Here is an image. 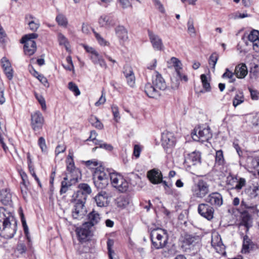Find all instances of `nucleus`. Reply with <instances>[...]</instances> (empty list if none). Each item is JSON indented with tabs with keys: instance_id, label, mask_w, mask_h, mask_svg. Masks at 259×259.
<instances>
[{
	"instance_id": "obj_1",
	"label": "nucleus",
	"mask_w": 259,
	"mask_h": 259,
	"mask_svg": "<svg viewBox=\"0 0 259 259\" xmlns=\"http://www.w3.org/2000/svg\"><path fill=\"white\" fill-rule=\"evenodd\" d=\"M0 230L1 235L7 239L13 237L17 230L16 222L13 224L11 221L13 220L12 216L6 212L4 208H0Z\"/></svg>"
},
{
	"instance_id": "obj_2",
	"label": "nucleus",
	"mask_w": 259,
	"mask_h": 259,
	"mask_svg": "<svg viewBox=\"0 0 259 259\" xmlns=\"http://www.w3.org/2000/svg\"><path fill=\"white\" fill-rule=\"evenodd\" d=\"M167 85L164 79L157 71L152 76V83H147L145 86V92L150 98H156L160 95V91H164Z\"/></svg>"
},
{
	"instance_id": "obj_3",
	"label": "nucleus",
	"mask_w": 259,
	"mask_h": 259,
	"mask_svg": "<svg viewBox=\"0 0 259 259\" xmlns=\"http://www.w3.org/2000/svg\"><path fill=\"white\" fill-rule=\"evenodd\" d=\"M152 248L156 249L163 248L166 246L168 239V235L166 230L161 228L153 229L150 233Z\"/></svg>"
},
{
	"instance_id": "obj_4",
	"label": "nucleus",
	"mask_w": 259,
	"mask_h": 259,
	"mask_svg": "<svg viewBox=\"0 0 259 259\" xmlns=\"http://www.w3.org/2000/svg\"><path fill=\"white\" fill-rule=\"evenodd\" d=\"M112 172L102 166L96 167L93 176L96 187L98 189L105 188L109 184V178Z\"/></svg>"
},
{
	"instance_id": "obj_5",
	"label": "nucleus",
	"mask_w": 259,
	"mask_h": 259,
	"mask_svg": "<svg viewBox=\"0 0 259 259\" xmlns=\"http://www.w3.org/2000/svg\"><path fill=\"white\" fill-rule=\"evenodd\" d=\"M212 134L209 126H199L194 129L192 133V138L196 141L204 142L211 138Z\"/></svg>"
},
{
	"instance_id": "obj_6",
	"label": "nucleus",
	"mask_w": 259,
	"mask_h": 259,
	"mask_svg": "<svg viewBox=\"0 0 259 259\" xmlns=\"http://www.w3.org/2000/svg\"><path fill=\"white\" fill-rule=\"evenodd\" d=\"M110 179L112 186L119 191L123 193L127 190L128 188V182L120 174L112 172Z\"/></svg>"
},
{
	"instance_id": "obj_7",
	"label": "nucleus",
	"mask_w": 259,
	"mask_h": 259,
	"mask_svg": "<svg viewBox=\"0 0 259 259\" xmlns=\"http://www.w3.org/2000/svg\"><path fill=\"white\" fill-rule=\"evenodd\" d=\"M209 187L206 182L203 180H199L192 186L191 191L194 197L202 198L208 193Z\"/></svg>"
},
{
	"instance_id": "obj_8",
	"label": "nucleus",
	"mask_w": 259,
	"mask_h": 259,
	"mask_svg": "<svg viewBox=\"0 0 259 259\" xmlns=\"http://www.w3.org/2000/svg\"><path fill=\"white\" fill-rule=\"evenodd\" d=\"M88 224L83 223L80 227L77 228L76 230L78 239L81 243L89 241L93 236L91 229L92 227Z\"/></svg>"
},
{
	"instance_id": "obj_9",
	"label": "nucleus",
	"mask_w": 259,
	"mask_h": 259,
	"mask_svg": "<svg viewBox=\"0 0 259 259\" xmlns=\"http://www.w3.org/2000/svg\"><path fill=\"white\" fill-rule=\"evenodd\" d=\"M161 143L163 148L167 152L174 148L176 143L174 133L167 131L163 132L161 136Z\"/></svg>"
},
{
	"instance_id": "obj_10",
	"label": "nucleus",
	"mask_w": 259,
	"mask_h": 259,
	"mask_svg": "<svg viewBox=\"0 0 259 259\" xmlns=\"http://www.w3.org/2000/svg\"><path fill=\"white\" fill-rule=\"evenodd\" d=\"M214 211V208L207 203H201L198 206V213L209 221L213 219Z\"/></svg>"
},
{
	"instance_id": "obj_11",
	"label": "nucleus",
	"mask_w": 259,
	"mask_h": 259,
	"mask_svg": "<svg viewBox=\"0 0 259 259\" xmlns=\"http://www.w3.org/2000/svg\"><path fill=\"white\" fill-rule=\"evenodd\" d=\"M148 34L153 49L155 51L163 50L164 45L160 36L149 30H148Z\"/></svg>"
},
{
	"instance_id": "obj_12",
	"label": "nucleus",
	"mask_w": 259,
	"mask_h": 259,
	"mask_svg": "<svg viewBox=\"0 0 259 259\" xmlns=\"http://www.w3.org/2000/svg\"><path fill=\"white\" fill-rule=\"evenodd\" d=\"M23 44V51L24 54L27 56L32 55V33L24 35L20 41Z\"/></svg>"
},
{
	"instance_id": "obj_13",
	"label": "nucleus",
	"mask_w": 259,
	"mask_h": 259,
	"mask_svg": "<svg viewBox=\"0 0 259 259\" xmlns=\"http://www.w3.org/2000/svg\"><path fill=\"white\" fill-rule=\"evenodd\" d=\"M98 23L100 27L109 29L115 25L116 20L111 15H102L98 19Z\"/></svg>"
},
{
	"instance_id": "obj_14",
	"label": "nucleus",
	"mask_w": 259,
	"mask_h": 259,
	"mask_svg": "<svg viewBox=\"0 0 259 259\" xmlns=\"http://www.w3.org/2000/svg\"><path fill=\"white\" fill-rule=\"evenodd\" d=\"M201 163V154L199 151H195L187 155L184 163L186 166L190 167Z\"/></svg>"
},
{
	"instance_id": "obj_15",
	"label": "nucleus",
	"mask_w": 259,
	"mask_h": 259,
	"mask_svg": "<svg viewBox=\"0 0 259 259\" xmlns=\"http://www.w3.org/2000/svg\"><path fill=\"white\" fill-rule=\"evenodd\" d=\"M211 246L215 250L216 252L220 254H225V246L223 244L222 238L219 235L213 236L211 239Z\"/></svg>"
},
{
	"instance_id": "obj_16",
	"label": "nucleus",
	"mask_w": 259,
	"mask_h": 259,
	"mask_svg": "<svg viewBox=\"0 0 259 259\" xmlns=\"http://www.w3.org/2000/svg\"><path fill=\"white\" fill-rule=\"evenodd\" d=\"M109 197V194L107 192L101 191L96 195L94 199L96 205L98 207H105L108 205Z\"/></svg>"
},
{
	"instance_id": "obj_17",
	"label": "nucleus",
	"mask_w": 259,
	"mask_h": 259,
	"mask_svg": "<svg viewBox=\"0 0 259 259\" xmlns=\"http://www.w3.org/2000/svg\"><path fill=\"white\" fill-rule=\"evenodd\" d=\"M87 213L85 206L81 203H75L72 209V217L74 219L80 220L83 218Z\"/></svg>"
},
{
	"instance_id": "obj_18",
	"label": "nucleus",
	"mask_w": 259,
	"mask_h": 259,
	"mask_svg": "<svg viewBox=\"0 0 259 259\" xmlns=\"http://www.w3.org/2000/svg\"><path fill=\"white\" fill-rule=\"evenodd\" d=\"M205 201L211 205L218 207L223 204V197L221 194L218 192H213L208 195Z\"/></svg>"
},
{
	"instance_id": "obj_19",
	"label": "nucleus",
	"mask_w": 259,
	"mask_h": 259,
	"mask_svg": "<svg viewBox=\"0 0 259 259\" xmlns=\"http://www.w3.org/2000/svg\"><path fill=\"white\" fill-rule=\"evenodd\" d=\"M199 240L198 236L185 234L181 238L182 247L183 248H187L191 245H194Z\"/></svg>"
},
{
	"instance_id": "obj_20",
	"label": "nucleus",
	"mask_w": 259,
	"mask_h": 259,
	"mask_svg": "<svg viewBox=\"0 0 259 259\" xmlns=\"http://www.w3.org/2000/svg\"><path fill=\"white\" fill-rule=\"evenodd\" d=\"M147 177L152 184H158L161 182L162 175L160 170L154 168L148 171Z\"/></svg>"
},
{
	"instance_id": "obj_21",
	"label": "nucleus",
	"mask_w": 259,
	"mask_h": 259,
	"mask_svg": "<svg viewBox=\"0 0 259 259\" xmlns=\"http://www.w3.org/2000/svg\"><path fill=\"white\" fill-rule=\"evenodd\" d=\"M123 72L127 84L130 87L134 88L135 85L136 78L132 67L130 66L125 67Z\"/></svg>"
},
{
	"instance_id": "obj_22",
	"label": "nucleus",
	"mask_w": 259,
	"mask_h": 259,
	"mask_svg": "<svg viewBox=\"0 0 259 259\" xmlns=\"http://www.w3.org/2000/svg\"><path fill=\"white\" fill-rule=\"evenodd\" d=\"M115 31L121 44L123 43L128 39L127 31L123 26H117L115 28Z\"/></svg>"
},
{
	"instance_id": "obj_23",
	"label": "nucleus",
	"mask_w": 259,
	"mask_h": 259,
	"mask_svg": "<svg viewBox=\"0 0 259 259\" xmlns=\"http://www.w3.org/2000/svg\"><path fill=\"white\" fill-rule=\"evenodd\" d=\"M88 217L89 221L84 223L88 224V225L91 227L97 224L101 220L100 214L94 210L89 213Z\"/></svg>"
},
{
	"instance_id": "obj_24",
	"label": "nucleus",
	"mask_w": 259,
	"mask_h": 259,
	"mask_svg": "<svg viewBox=\"0 0 259 259\" xmlns=\"http://www.w3.org/2000/svg\"><path fill=\"white\" fill-rule=\"evenodd\" d=\"M68 176L64 178L63 181L61 182V187L60 190L61 194L65 193L68 188L72 185V184L75 183L77 181V177H73L72 179H70V182H68Z\"/></svg>"
},
{
	"instance_id": "obj_25",
	"label": "nucleus",
	"mask_w": 259,
	"mask_h": 259,
	"mask_svg": "<svg viewBox=\"0 0 259 259\" xmlns=\"http://www.w3.org/2000/svg\"><path fill=\"white\" fill-rule=\"evenodd\" d=\"M33 130L41 129L44 123V118L42 114L39 111H36L33 114Z\"/></svg>"
},
{
	"instance_id": "obj_26",
	"label": "nucleus",
	"mask_w": 259,
	"mask_h": 259,
	"mask_svg": "<svg viewBox=\"0 0 259 259\" xmlns=\"http://www.w3.org/2000/svg\"><path fill=\"white\" fill-rule=\"evenodd\" d=\"M247 73V68L245 64L240 63L236 66L235 74L237 78H244Z\"/></svg>"
},
{
	"instance_id": "obj_27",
	"label": "nucleus",
	"mask_w": 259,
	"mask_h": 259,
	"mask_svg": "<svg viewBox=\"0 0 259 259\" xmlns=\"http://www.w3.org/2000/svg\"><path fill=\"white\" fill-rule=\"evenodd\" d=\"M1 201L5 204L7 205L11 201L12 194L8 189H3L0 192Z\"/></svg>"
},
{
	"instance_id": "obj_28",
	"label": "nucleus",
	"mask_w": 259,
	"mask_h": 259,
	"mask_svg": "<svg viewBox=\"0 0 259 259\" xmlns=\"http://www.w3.org/2000/svg\"><path fill=\"white\" fill-rule=\"evenodd\" d=\"M88 196L78 190L73 195L75 203H81L84 205Z\"/></svg>"
},
{
	"instance_id": "obj_29",
	"label": "nucleus",
	"mask_w": 259,
	"mask_h": 259,
	"mask_svg": "<svg viewBox=\"0 0 259 259\" xmlns=\"http://www.w3.org/2000/svg\"><path fill=\"white\" fill-rule=\"evenodd\" d=\"M21 222L23 227L24 232L25 234V237L27 240L28 243L29 245L31 244V235L29 232L28 227L26 224V220H25L24 216L23 213L21 214Z\"/></svg>"
},
{
	"instance_id": "obj_30",
	"label": "nucleus",
	"mask_w": 259,
	"mask_h": 259,
	"mask_svg": "<svg viewBox=\"0 0 259 259\" xmlns=\"http://www.w3.org/2000/svg\"><path fill=\"white\" fill-rule=\"evenodd\" d=\"M252 242L248 236L245 235L243 237L242 245V251L244 253L249 252L250 249L252 248Z\"/></svg>"
},
{
	"instance_id": "obj_31",
	"label": "nucleus",
	"mask_w": 259,
	"mask_h": 259,
	"mask_svg": "<svg viewBox=\"0 0 259 259\" xmlns=\"http://www.w3.org/2000/svg\"><path fill=\"white\" fill-rule=\"evenodd\" d=\"M67 170L68 171H69L70 174H73L76 175L77 173L79 172V171L78 169H75L74 164L73 161L72 157L68 155V157L67 158Z\"/></svg>"
},
{
	"instance_id": "obj_32",
	"label": "nucleus",
	"mask_w": 259,
	"mask_h": 259,
	"mask_svg": "<svg viewBox=\"0 0 259 259\" xmlns=\"http://www.w3.org/2000/svg\"><path fill=\"white\" fill-rule=\"evenodd\" d=\"M170 63L175 68L177 74H180V71L182 70V64L180 60L175 57H172L170 60Z\"/></svg>"
},
{
	"instance_id": "obj_33",
	"label": "nucleus",
	"mask_w": 259,
	"mask_h": 259,
	"mask_svg": "<svg viewBox=\"0 0 259 259\" xmlns=\"http://www.w3.org/2000/svg\"><path fill=\"white\" fill-rule=\"evenodd\" d=\"M33 77L36 78L44 86L48 88L49 84L47 78L42 74L33 69Z\"/></svg>"
},
{
	"instance_id": "obj_34",
	"label": "nucleus",
	"mask_w": 259,
	"mask_h": 259,
	"mask_svg": "<svg viewBox=\"0 0 259 259\" xmlns=\"http://www.w3.org/2000/svg\"><path fill=\"white\" fill-rule=\"evenodd\" d=\"M58 39L60 46H64L67 51H69V43L67 38L62 33L58 35Z\"/></svg>"
},
{
	"instance_id": "obj_35",
	"label": "nucleus",
	"mask_w": 259,
	"mask_h": 259,
	"mask_svg": "<svg viewBox=\"0 0 259 259\" xmlns=\"http://www.w3.org/2000/svg\"><path fill=\"white\" fill-rule=\"evenodd\" d=\"M89 121L93 126L98 129L102 130L104 127L102 123L95 116H91Z\"/></svg>"
},
{
	"instance_id": "obj_36",
	"label": "nucleus",
	"mask_w": 259,
	"mask_h": 259,
	"mask_svg": "<svg viewBox=\"0 0 259 259\" xmlns=\"http://www.w3.org/2000/svg\"><path fill=\"white\" fill-rule=\"evenodd\" d=\"M93 31L98 42L100 46L104 47L109 46L110 43L106 40L99 33H97L94 29H93Z\"/></svg>"
},
{
	"instance_id": "obj_37",
	"label": "nucleus",
	"mask_w": 259,
	"mask_h": 259,
	"mask_svg": "<svg viewBox=\"0 0 259 259\" xmlns=\"http://www.w3.org/2000/svg\"><path fill=\"white\" fill-rule=\"evenodd\" d=\"M244 101V96L242 93H239L237 94L233 100V105L236 107L238 105H240Z\"/></svg>"
},
{
	"instance_id": "obj_38",
	"label": "nucleus",
	"mask_w": 259,
	"mask_h": 259,
	"mask_svg": "<svg viewBox=\"0 0 259 259\" xmlns=\"http://www.w3.org/2000/svg\"><path fill=\"white\" fill-rule=\"evenodd\" d=\"M78 188L79 189V191H82L83 193L86 194V195H88L92 192V190L90 186L85 183L80 184L78 185Z\"/></svg>"
},
{
	"instance_id": "obj_39",
	"label": "nucleus",
	"mask_w": 259,
	"mask_h": 259,
	"mask_svg": "<svg viewBox=\"0 0 259 259\" xmlns=\"http://www.w3.org/2000/svg\"><path fill=\"white\" fill-rule=\"evenodd\" d=\"M219 59V55L214 52L209 57L208 63L210 65L212 66L213 70L215 69V66Z\"/></svg>"
},
{
	"instance_id": "obj_40",
	"label": "nucleus",
	"mask_w": 259,
	"mask_h": 259,
	"mask_svg": "<svg viewBox=\"0 0 259 259\" xmlns=\"http://www.w3.org/2000/svg\"><path fill=\"white\" fill-rule=\"evenodd\" d=\"M248 39L254 44V42L259 39V31L256 30L251 31L248 36Z\"/></svg>"
},
{
	"instance_id": "obj_41",
	"label": "nucleus",
	"mask_w": 259,
	"mask_h": 259,
	"mask_svg": "<svg viewBox=\"0 0 259 259\" xmlns=\"http://www.w3.org/2000/svg\"><path fill=\"white\" fill-rule=\"evenodd\" d=\"M201 82L202 83L203 87L206 92L210 91V85L209 82L207 80V77L205 74H201L200 76Z\"/></svg>"
},
{
	"instance_id": "obj_42",
	"label": "nucleus",
	"mask_w": 259,
	"mask_h": 259,
	"mask_svg": "<svg viewBox=\"0 0 259 259\" xmlns=\"http://www.w3.org/2000/svg\"><path fill=\"white\" fill-rule=\"evenodd\" d=\"M258 190V187L253 186L252 188L247 189L245 191V193H247L251 198H253L257 196L258 194L257 191Z\"/></svg>"
},
{
	"instance_id": "obj_43",
	"label": "nucleus",
	"mask_w": 259,
	"mask_h": 259,
	"mask_svg": "<svg viewBox=\"0 0 259 259\" xmlns=\"http://www.w3.org/2000/svg\"><path fill=\"white\" fill-rule=\"evenodd\" d=\"M56 20L59 25L66 27L67 25V20L66 18L62 14L57 16Z\"/></svg>"
},
{
	"instance_id": "obj_44",
	"label": "nucleus",
	"mask_w": 259,
	"mask_h": 259,
	"mask_svg": "<svg viewBox=\"0 0 259 259\" xmlns=\"http://www.w3.org/2000/svg\"><path fill=\"white\" fill-rule=\"evenodd\" d=\"M224 159L223 151L218 150L216 152L215 154V163L218 165H222L224 163Z\"/></svg>"
},
{
	"instance_id": "obj_45",
	"label": "nucleus",
	"mask_w": 259,
	"mask_h": 259,
	"mask_svg": "<svg viewBox=\"0 0 259 259\" xmlns=\"http://www.w3.org/2000/svg\"><path fill=\"white\" fill-rule=\"evenodd\" d=\"M237 182V178L233 177H229L227 178V185L230 189H235V185Z\"/></svg>"
},
{
	"instance_id": "obj_46",
	"label": "nucleus",
	"mask_w": 259,
	"mask_h": 259,
	"mask_svg": "<svg viewBox=\"0 0 259 259\" xmlns=\"http://www.w3.org/2000/svg\"><path fill=\"white\" fill-rule=\"evenodd\" d=\"M188 32L190 35L194 36L196 34L195 29L194 26L193 20L192 19H189L188 23Z\"/></svg>"
},
{
	"instance_id": "obj_47",
	"label": "nucleus",
	"mask_w": 259,
	"mask_h": 259,
	"mask_svg": "<svg viewBox=\"0 0 259 259\" xmlns=\"http://www.w3.org/2000/svg\"><path fill=\"white\" fill-rule=\"evenodd\" d=\"M249 16L250 15H248L247 13L241 14L238 12L232 13L229 16L230 18L232 19H242Z\"/></svg>"
},
{
	"instance_id": "obj_48",
	"label": "nucleus",
	"mask_w": 259,
	"mask_h": 259,
	"mask_svg": "<svg viewBox=\"0 0 259 259\" xmlns=\"http://www.w3.org/2000/svg\"><path fill=\"white\" fill-rule=\"evenodd\" d=\"M35 97L38 103L41 105L42 109L43 110H46L47 109V106L45 98L41 95H38L37 94H35Z\"/></svg>"
},
{
	"instance_id": "obj_49",
	"label": "nucleus",
	"mask_w": 259,
	"mask_h": 259,
	"mask_svg": "<svg viewBox=\"0 0 259 259\" xmlns=\"http://www.w3.org/2000/svg\"><path fill=\"white\" fill-rule=\"evenodd\" d=\"M68 88L71 91L74 93L75 96H78L80 94V92L78 87L74 83L70 82L68 83Z\"/></svg>"
},
{
	"instance_id": "obj_50",
	"label": "nucleus",
	"mask_w": 259,
	"mask_h": 259,
	"mask_svg": "<svg viewBox=\"0 0 259 259\" xmlns=\"http://www.w3.org/2000/svg\"><path fill=\"white\" fill-rule=\"evenodd\" d=\"M114 242L112 240L109 239L107 241V249L108 251V255L110 259H113L112 254L114 253V251L112 249Z\"/></svg>"
},
{
	"instance_id": "obj_51",
	"label": "nucleus",
	"mask_w": 259,
	"mask_h": 259,
	"mask_svg": "<svg viewBox=\"0 0 259 259\" xmlns=\"http://www.w3.org/2000/svg\"><path fill=\"white\" fill-rule=\"evenodd\" d=\"M111 109L114 116V119L116 122H117L118 120L120 119L118 108L116 105H112L111 107Z\"/></svg>"
},
{
	"instance_id": "obj_52",
	"label": "nucleus",
	"mask_w": 259,
	"mask_h": 259,
	"mask_svg": "<svg viewBox=\"0 0 259 259\" xmlns=\"http://www.w3.org/2000/svg\"><path fill=\"white\" fill-rule=\"evenodd\" d=\"M38 145L41 149L42 152H46L47 151V146L46 144L45 139L41 137L39 138L38 141Z\"/></svg>"
},
{
	"instance_id": "obj_53",
	"label": "nucleus",
	"mask_w": 259,
	"mask_h": 259,
	"mask_svg": "<svg viewBox=\"0 0 259 259\" xmlns=\"http://www.w3.org/2000/svg\"><path fill=\"white\" fill-rule=\"evenodd\" d=\"M245 180L244 178H240L239 180L237 179V182L235 185V189L237 190H241L243 186L245 185Z\"/></svg>"
},
{
	"instance_id": "obj_54",
	"label": "nucleus",
	"mask_w": 259,
	"mask_h": 259,
	"mask_svg": "<svg viewBox=\"0 0 259 259\" xmlns=\"http://www.w3.org/2000/svg\"><path fill=\"white\" fill-rule=\"evenodd\" d=\"M250 164L252 168L256 169L257 174L259 176V157H256L252 159Z\"/></svg>"
},
{
	"instance_id": "obj_55",
	"label": "nucleus",
	"mask_w": 259,
	"mask_h": 259,
	"mask_svg": "<svg viewBox=\"0 0 259 259\" xmlns=\"http://www.w3.org/2000/svg\"><path fill=\"white\" fill-rule=\"evenodd\" d=\"M101 57L97 51L90 56V58L94 64H97L98 60Z\"/></svg>"
},
{
	"instance_id": "obj_56",
	"label": "nucleus",
	"mask_w": 259,
	"mask_h": 259,
	"mask_svg": "<svg viewBox=\"0 0 259 259\" xmlns=\"http://www.w3.org/2000/svg\"><path fill=\"white\" fill-rule=\"evenodd\" d=\"M5 75L9 80H12L13 77V69L12 67H8L4 70Z\"/></svg>"
},
{
	"instance_id": "obj_57",
	"label": "nucleus",
	"mask_w": 259,
	"mask_h": 259,
	"mask_svg": "<svg viewBox=\"0 0 259 259\" xmlns=\"http://www.w3.org/2000/svg\"><path fill=\"white\" fill-rule=\"evenodd\" d=\"M1 63L4 70L8 67H12L11 63L6 57H3L2 58Z\"/></svg>"
},
{
	"instance_id": "obj_58",
	"label": "nucleus",
	"mask_w": 259,
	"mask_h": 259,
	"mask_svg": "<svg viewBox=\"0 0 259 259\" xmlns=\"http://www.w3.org/2000/svg\"><path fill=\"white\" fill-rule=\"evenodd\" d=\"M66 150V146L64 144H59L55 149V154L58 155L61 153H63Z\"/></svg>"
},
{
	"instance_id": "obj_59",
	"label": "nucleus",
	"mask_w": 259,
	"mask_h": 259,
	"mask_svg": "<svg viewBox=\"0 0 259 259\" xmlns=\"http://www.w3.org/2000/svg\"><path fill=\"white\" fill-rule=\"evenodd\" d=\"M106 102V98H105V95L103 91H102V95L99 98V100L97 101L95 105L96 106H99L101 105H102L105 103Z\"/></svg>"
},
{
	"instance_id": "obj_60",
	"label": "nucleus",
	"mask_w": 259,
	"mask_h": 259,
	"mask_svg": "<svg viewBox=\"0 0 259 259\" xmlns=\"http://www.w3.org/2000/svg\"><path fill=\"white\" fill-rule=\"evenodd\" d=\"M7 34L2 26L0 24V42L4 43Z\"/></svg>"
},
{
	"instance_id": "obj_61",
	"label": "nucleus",
	"mask_w": 259,
	"mask_h": 259,
	"mask_svg": "<svg viewBox=\"0 0 259 259\" xmlns=\"http://www.w3.org/2000/svg\"><path fill=\"white\" fill-rule=\"evenodd\" d=\"M17 249L20 253L22 254L26 251V247L23 243L19 242L17 245Z\"/></svg>"
},
{
	"instance_id": "obj_62",
	"label": "nucleus",
	"mask_w": 259,
	"mask_h": 259,
	"mask_svg": "<svg viewBox=\"0 0 259 259\" xmlns=\"http://www.w3.org/2000/svg\"><path fill=\"white\" fill-rule=\"evenodd\" d=\"M251 98L253 100H257L259 99V93L255 90L249 89Z\"/></svg>"
},
{
	"instance_id": "obj_63",
	"label": "nucleus",
	"mask_w": 259,
	"mask_h": 259,
	"mask_svg": "<svg viewBox=\"0 0 259 259\" xmlns=\"http://www.w3.org/2000/svg\"><path fill=\"white\" fill-rule=\"evenodd\" d=\"M241 207L246 209H254L256 208L255 205H253L251 204H248L246 201L244 200H242L241 203Z\"/></svg>"
},
{
	"instance_id": "obj_64",
	"label": "nucleus",
	"mask_w": 259,
	"mask_h": 259,
	"mask_svg": "<svg viewBox=\"0 0 259 259\" xmlns=\"http://www.w3.org/2000/svg\"><path fill=\"white\" fill-rule=\"evenodd\" d=\"M141 151V148L140 146L138 145H135L133 154L136 158H138L140 156Z\"/></svg>"
}]
</instances>
